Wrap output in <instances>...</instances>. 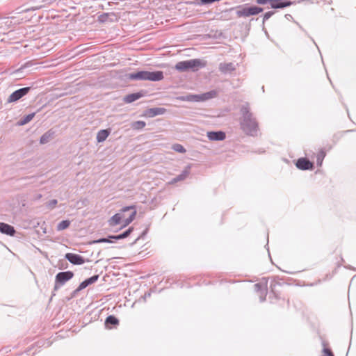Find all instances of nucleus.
Returning a JSON list of instances; mask_svg holds the SVG:
<instances>
[{
	"instance_id": "1",
	"label": "nucleus",
	"mask_w": 356,
	"mask_h": 356,
	"mask_svg": "<svg viewBox=\"0 0 356 356\" xmlns=\"http://www.w3.org/2000/svg\"><path fill=\"white\" fill-rule=\"evenodd\" d=\"M240 128L244 134L250 136H257L259 131V123L250 111L248 103L243 104L240 109Z\"/></svg>"
},
{
	"instance_id": "2",
	"label": "nucleus",
	"mask_w": 356,
	"mask_h": 356,
	"mask_svg": "<svg viewBox=\"0 0 356 356\" xmlns=\"http://www.w3.org/2000/svg\"><path fill=\"white\" fill-rule=\"evenodd\" d=\"M127 76L130 80H148L152 81H158L163 79V73L161 71H139L137 72L129 73Z\"/></svg>"
},
{
	"instance_id": "3",
	"label": "nucleus",
	"mask_w": 356,
	"mask_h": 356,
	"mask_svg": "<svg viewBox=\"0 0 356 356\" xmlns=\"http://www.w3.org/2000/svg\"><path fill=\"white\" fill-rule=\"evenodd\" d=\"M205 63L200 59H191L184 61L178 62L175 65V69L179 72H186L191 70L193 72L198 70L200 68L204 67Z\"/></svg>"
},
{
	"instance_id": "4",
	"label": "nucleus",
	"mask_w": 356,
	"mask_h": 356,
	"mask_svg": "<svg viewBox=\"0 0 356 356\" xmlns=\"http://www.w3.org/2000/svg\"><path fill=\"white\" fill-rule=\"evenodd\" d=\"M236 9L237 17H248L250 16L257 15L264 10L261 7L256 6H248L247 5L239 6Z\"/></svg>"
},
{
	"instance_id": "5",
	"label": "nucleus",
	"mask_w": 356,
	"mask_h": 356,
	"mask_svg": "<svg viewBox=\"0 0 356 356\" xmlns=\"http://www.w3.org/2000/svg\"><path fill=\"white\" fill-rule=\"evenodd\" d=\"M217 95L215 90H211L201 95H188L186 96L181 97L179 99L183 101L187 102H204L209 99L213 98Z\"/></svg>"
},
{
	"instance_id": "6",
	"label": "nucleus",
	"mask_w": 356,
	"mask_h": 356,
	"mask_svg": "<svg viewBox=\"0 0 356 356\" xmlns=\"http://www.w3.org/2000/svg\"><path fill=\"white\" fill-rule=\"evenodd\" d=\"M74 277V273L72 271H64L58 273L55 277V284L54 292L58 291L67 281Z\"/></svg>"
},
{
	"instance_id": "7",
	"label": "nucleus",
	"mask_w": 356,
	"mask_h": 356,
	"mask_svg": "<svg viewBox=\"0 0 356 356\" xmlns=\"http://www.w3.org/2000/svg\"><path fill=\"white\" fill-rule=\"evenodd\" d=\"M259 5L269 3L273 9H282L291 6L293 3L289 0H255Z\"/></svg>"
},
{
	"instance_id": "8",
	"label": "nucleus",
	"mask_w": 356,
	"mask_h": 356,
	"mask_svg": "<svg viewBox=\"0 0 356 356\" xmlns=\"http://www.w3.org/2000/svg\"><path fill=\"white\" fill-rule=\"evenodd\" d=\"M122 211L125 213L130 211L129 216L122 220L121 222L123 223L122 228H123L129 225L134 220L137 211L135 206L124 207L122 209Z\"/></svg>"
},
{
	"instance_id": "9",
	"label": "nucleus",
	"mask_w": 356,
	"mask_h": 356,
	"mask_svg": "<svg viewBox=\"0 0 356 356\" xmlns=\"http://www.w3.org/2000/svg\"><path fill=\"white\" fill-rule=\"evenodd\" d=\"M31 90L30 87H25L13 92L8 97V102H15L25 96Z\"/></svg>"
},
{
	"instance_id": "10",
	"label": "nucleus",
	"mask_w": 356,
	"mask_h": 356,
	"mask_svg": "<svg viewBox=\"0 0 356 356\" xmlns=\"http://www.w3.org/2000/svg\"><path fill=\"white\" fill-rule=\"evenodd\" d=\"M98 279H99V275H93V276L90 277V278H88V279L85 280L84 281H83L79 284L78 288L76 289L72 292V297H74L77 294L78 292H79L80 291L84 289L88 286H89L90 284H92L95 282H96L98 280Z\"/></svg>"
},
{
	"instance_id": "11",
	"label": "nucleus",
	"mask_w": 356,
	"mask_h": 356,
	"mask_svg": "<svg viewBox=\"0 0 356 356\" xmlns=\"http://www.w3.org/2000/svg\"><path fill=\"white\" fill-rule=\"evenodd\" d=\"M65 258L74 265H81L85 263V259L83 257L74 253H67L65 255Z\"/></svg>"
},
{
	"instance_id": "12",
	"label": "nucleus",
	"mask_w": 356,
	"mask_h": 356,
	"mask_svg": "<svg viewBox=\"0 0 356 356\" xmlns=\"http://www.w3.org/2000/svg\"><path fill=\"white\" fill-rule=\"evenodd\" d=\"M125 218V212L122 211V209H120L119 213L113 215L110 219L108 220V223L110 227H115L120 223H121L122 220Z\"/></svg>"
},
{
	"instance_id": "13",
	"label": "nucleus",
	"mask_w": 356,
	"mask_h": 356,
	"mask_svg": "<svg viewBox=\"0 0 356 356\" xmlns=\"http://www.w3.org/2000/svg\"><path fill=\"white\" fill-rule=\"evenodd\" d=\"M296 167L302 170H312L314 164L307 158H300L296 162Z\"/></svg>"
},
{
	"instance_id": "14",
	"label": "nucleus",
	"mask_w": 356,
	"mask_h": 356,
	"mask_svg": "<svg viewBox=\"0 0 356 356\" xmlns=\"http://www.w3.org/2000/svg\"><path fill=\"white\" fill-rule=\"evenodd\" d=\"M166 109L163 107H155L148 108L145 111V115L148 118H154L156 115H163L165 113Z\"/></svg>"
},
{
	"instance_id": "15",
	"label": "nucleus",
	"mask_w": 356,
	"mask_h": 356,
	"mask_svg": "<svg viewBox=\"0 0 356 356\" xmlns=\"http://www.w3.org/2000/svg\"><path fill=\"white\" fill-rule=\"evenodd\" d=\"M219 70L222 74H230L236 70L233 63H220L219 64Z\"/></svg>"
},
{
	"instance_id": "16",
	"label": "nucleus",
	"mask_w": 356,
	"mask_h": 356,
	"mask_svg": "<svg viewBox=\"0 0 356 356\" xmlns=\"http://www.w3.org/2000/svg\"><path fill=\"white\" fill-rule=\"evenodd\" d=\"M254 286L255 291L259 293L261 301L264 302L266 300V297L267 295L266 284L262 283H257L254 284Z\"/></svg>"
},
{
	"instance_id": "17",
	"label": "nucleus",
	"mask_w": 356,
	"mask_h": 356,
	"mask_svg": "<svg viewBox=\"0 0 356 356\" xmlns=\"http://www.w3.org/2000/svg\"><path fill=\"white\" fill-rule=\"evenodd\" d=\"M0 232L13 236L16 232L14 227L4 222H0Z\"/></svg>"
},
{
	"instance_id": "18",
	"label": "nucleus",
	"mask_w": 356,
	"mask_h": 356,
	"mask_svg": "<svg viewBox=\"0 0 356 356\" xmlns=\"http://www.w3.org/2000/svg\"><path fill=\"white\" fill-rule=\"evenodd\" d=\"M207 137L211 140H223L226 136L225 132L219 131H209L207 133Z\"/></svg>"
},
{
	"instance_id": "19",
	"label": "nucleus",
	"mask_w": 356,
	"mask_h": 356,
	"mask_svg": "<svg viewBox=\"0 0 356 356\" xmlns=\"http://www.w3.org/2000/svg\"><path fill=\"white\" fill-rule=\"evenodd\" d=\"M105 326L107 328H112L119 325V320L113 315L108 316L105 320Z\"/></svg>"
},
{
	"instance_id": "20",
	"label": "nucleus",
	"mask_w": 356,
	"mask_h": 356,
	"mask_svg": "<svg viewBox=\"0 0 356 356\" xmlns=\"http://www.w3.org/2000/svg\"><path fill=\"white\" fill-rule=\"evenodd\" d=\"M143 95H144V94L142 92L131 93V94L126 95L124 97V102L126 103H132V102H135L136 100L140 99V97H143Z\"/></svg>"
},
{
	"instance_id": "21",
	"label": "nucleus",
	"mask_w": 356,
	"mask_h": 356,
	"mask_svg": "<svg viewBox=\"0 0 356 356\" xmlns=\"http://www.w3.org/2000/svg\"><path fill=\"white\" fill-rule=\"evenodd\" d=\"M111 133L109 129H102L97 132V140L98 143H102L108 138Z\"/></svg>"
},
{
	"instance_id": "22",
	"label": "nucleus",
	"mask_w": 356,
	"mask_h": 356,
	"mask_svg": "<svg viewBox=\"0 0 356 356\" xmlns=\"http://www.w3.org/2000/svg\"><path fill=\"white\" fill-rule=\"evenodd\" d=\"M54 134V131H53L51 129L45 132L40 139V144H46L50 141V140L53 138Z\"/></svg>"
},
{
	"instance_id": "23",
	"label": "nucleus",
	"mask_w": 356,
	"mask_h": 356,
	"mask_svg": "<svg viewBox=\"0 0 356 356\" xmlns=\"http://www.w3.org/2000/svg\"><path fill=\"white\" fill-rule=\"evenodd\" d=\"M134 228L132 227H130L128 229L124 231L123 233L118 234V235H112L109 236L110 238H112L113 240H120L127 238L130 235V234L133 232Z\"/></svg>"
},
{
	"instance_id": "24",
	"label": "nucleus",
	"mask_w": 356,
	"mask_h": 356,
	"mask_svg": "<svg viewBox=\"0 0 356 356\" xmlns=\"http://www.w3.org/2000/svg\"><path fill=\"white\" fill-rule=\"evenodd\" d=\"M188 168H189L188 167L186 169L183 170L182 172L180 175H177L176 177L173 178L172 179V181H170V183L171 184H175V183H177L178 181L184 180L187 177L188 174H189Z\"/></svg>"
},
{
	"instance_id": "25",
	"label": "nucleus",
	"mask_w": 356,
	"mask_h": 356,
	"mask_svg": "<svg viewBox=\"0 0 356 356\" xmlns=\"http://www.w3.org/2000/svg\"><path fill=\"white\" fill-rule=\"evenodd\" d=\"M145 125H146V123L144 121L138 120V121L134 122L131 124V127L134 129L139 130V129H142L143 128H144L145 127Z\"/></svg>"
},
{
	"instance_id": "26",
	"label": "nucleus",
	"mask_w": 356,
	"mask_h": 356,
	"mask_svg": "<svg viewBox=\"0 0 356 356\" xmlns=\"http://www.w3.org/2000/svg\"><path fill=\"white\" fill-rule=\"evenodd\" d=\"M34 115H35L34 113L26 115L20 120L19 124L20 125H24V124H27L33 118Z\"/></svg>"
},
{
	"instance_id": "27",
	"label": "nucleus",
	"mask_w": 356,
	"mask_h": 356,
	"mask_svg": "<svg viewBox=\"0 0 356 356\" xmlns=\"http://www.w3.org/2000/svg\"><path fill=\"white\" fill-rule=\"evenodd\" d=\"M70 225V222L67 220H62L57 225V229L60 231L67 228Z\"/></svg>"
},
{
	"instance_id": "28",
	"label": "nucleus",
	"mask_w": 356,
	"mask_h": 356,
	"mask_svg": "<svg viewBox=\"0 0 356 356\" xmlns=\"http://www.w3.org/2000/svg\"><path fill=\"white\" fill-rule=\"evenodd\" d=\"M322 344L323 346V356H334V354L332 353V350L326 347L327 346L326 342L323 341Z\"/></svg>"
},
{
	"instance_id": "29",
	"label": "nucleus",
	"mask_w": 356,
	"mask_h": 356,
	"mask_svg": "<svg viewBox=\"0 0 356 356\" xmlns=\"http://www.w3.org/2000/svg\"><path fill=\"white\" fill-rule=\"evenodd\" d=\"M172 149L175 152H179V153H185L186 149L183 147V145L180 144H175L172 146Z\"/></svg>"
},
{
	"instance_id": "30",
	"label": "nucleus",
	"mask_w": 356,
	"mask_h": 356,
	"mask_svg": "<svg viewBox=\"0 0 356 356\" xmlns=\"http://www.w3.org/2000/svg\"><path fill=\"white\" fill-rule=\"evenodd\" d=\"M113 239L110 238L108 237V238H102L98 240H95L92 243H113Z\"/></svg>"
},
{
	"instance_id": "31",
	"label": "nucleus",
	"mask_w": 356,
	"mask_h": 356,
	"mask_svg": "<svg viewBox=\"0 0 356 356\" xmlns=\"http://www.w3.org/2000/svg\"><path fill=\"white\" fill-rule=\"evenodd\" d=\"M274 11L266 12L264 15L263 22L264 23L266 21H267L271 16L274 15Z\"/></svg>"
},
{
	"instance_id": "32",
	"label": "nucleus",
	"mask_w": 356,
	"mask_h": 356,
	"mask_svg": "<svg viewBox=\"0 0 356 356\" xmlns=\"http://www.w3.org/2000/svg\"><path fill=\"white\" fill-rule=\"evenodd\" d=\"M58 202L56 200H51L48 202V207L50 208H54L56 204Z\"/></svg>"
},
{
	"instance_id": "33",
	"label": "nucleus",
	"mask_w": 356,
	"mask_h": 356,
	"mask_svg": "<svg viewBox=\"0 0 356 356\" xmlns=\"http://www.w3.org/2000/svg\"><path fill=\"white\" fill-rule=\"evenodd\" d=\"M42 7V6H37L35 8H31V10H38V9L41 8Z\"/></svg>"
},
{
	"instance_id": "34",
	"label": "nucleus",
	"mask_w": 356,
	"mask_h": 356,
	"mask_svg": "<svg viewBox=\"0 0 356 356\" xmlns=\"http://www.w3.org/2000/svg\"><path fill=\"white\" fill-rule=\"evenodd\" d=\"M321 158H322V156H318V160L321 159Z\"/></svg>"
},
{
	"instance_id": "35",
	"label": "nucleus",
	"mask_w": 356,
	"mask_h": 356,
	"mask_svg": "<svg viewBox=\"0 0 356 356\" xmlns=\"http://www.w3.org/2000/svg\"><path fill=\"white\" fill-rule=\"evenodd\" d=\"M321 158H322V156H318V160L321 159Z\"/></svg>"
},
{
	"instance_id": "36",
	"label": "nucleus",
	"mask_w": 356,
	"mask_h": 356,
	"mask_svg": "<svg viewBox=\"0 0 356 356\" xmlns=\"http://www.w3.org/2000/svg\"><path fill=\"white\" fill-rule=\"evenodd\" d=\"M321 158H322V156H318V160L321 159Z\"/></svg>"
},
{
	"instance_id": "37",
	"label": "nucleus",
	"mask_w": 356,
	"mask_h": 356,
	"mask_svg": "<svg viewBox=\"0 0 356 356\" xmlns=\"http://www.w3.org/2000/svg\"><path fill=\"white\" fill-rule=\"evenodd\" d=\"M138 238H136V241H134V243H136V241H138Z\"/></svg>"
},
{
	"instance_id": "38",
	"label": "nucleus",
	"mask_w": 356,
	"mask_h": 356,
	"mask_svg": "<svg viewBox=\"0 0 356 356\" xmlns=\"http://www.w3.org/2000/svg\"><path fill=\"white\" fill-rule=\"evenodd\" d=\"M138 238H136V241H134V243H136V241H138Z\"/></svg>"
},
{
	"instance_id": "39",
	"label": "nucleus",
	"mask_w": 356,
	"mask_h": 356,
	"mask_svg": "<svg viewBox=\"0 0 356 356\" xmlns=\"http://www.w3.org/2000/svg\"><path fill=\"white\" fill-rule=\"evenodd\" d=\"M138 238H136V241H134V243H136V241H138Z\"/></svg>"
},
{
	"instance_id": "40",
	"label": "nucleus",
	"mask_w": 356,
	"mask_h": 356,
	"mask_svg": "<svg viewBox=\"0 0 356 356\" xmlns=\"http://www.w3.org/2000/svg\"><path fill=\"white\" fill-rule=\"evenodd\" d=\"M129 216H127V214L125 213V218H127Z\"/></svg>"
}]
</instances>
